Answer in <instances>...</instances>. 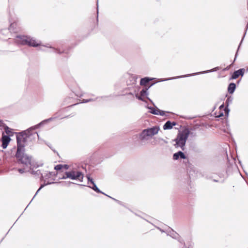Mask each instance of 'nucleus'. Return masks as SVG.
<instances>
[{
	"mask_svg": "<svg viewBox=\"0 0 248 248\" xmlns=\"http://www.w3.org/2000/svg\"><path fill=\"white\" fill-rule=\"evenodd\" d=\"M36 129L32 128V126H31L16 135L17 151L16 155V157L21 163L30 167L31 166V156L24 153L25 145L23 143V139L24 137H29L31 136L32 135L31 131Z\"/></svg>",
	"mask_w": 248,
	"mask_h": 248,
	"instance_id": "nucleus-1",
	"label": "nucleus"
},
{
	"mask_svg": "<svg viewBox=\"0 0 248 248\" xmlns=\"http://www.w3.org/2000/svg\"><path fill=\"white\" fill-rule=\"evenodd\" d=\"M15 42L21 45H26L36 47L41 45V42L36 40L34 37L28 35H18L15 38Z\"/></svg>",
	"mask_w": 248,
	"mask_h": 248,
	"instance_id": "nucleus-2",
	"label": "nucleus"
},
{
	"mask_svg": "<svg viewBox=\"0 0 248 248\" xmlns=\"http://www.w3.org/2000/svg\"><path fill=\"white\" fill-rule=\"evenodd\" d=\"M159 130V127L158 126H153L144 129L139 134V140L142 142L147 141L153 136L156 135Z\"/></svg>",
	"mask_w": 248,
	"mask_h": 248,
	"instance_id": "nucleus-3",
	"label": "nucleus"
},
{
	"mask_svg": "<svg viewBox=\"0 0 248 248\" xmlns=\"http://www.w3.org/2000/svg\"><path fill=\"white\" fill-rule=\"evenodd\" d=\"M189 135V131L186 129L181 132H179L176 138L174 140L175 142V146L176 148L180 147L184 151L186 140Z\"/></svg>",
	"mask_w": 248,
	"mask_h": 248,
	"instance_id": "nucleus-4",
	"label": "nucleus"
},
{
	"mask_svg": "<svg viewBox=\"0 0 248 248\" xmlns=\"http://www.w3.org/2000/svg\"><path fill=\"white\" fill-rule=\"evenodd\" d=\"M69 178L71 180L78 179L80 182L83 181V174L79 171H65L64 174L61 178L62 179Z\"/></svg>",
	"mask_w": 248,
	"mask_h": 248,
	"instance_id": "nucleus-5",
	"label": "nucleus"
},
{
	"mask_svg": "<svg viewBox=\"0 0 248 248\" xmlns=\"http://www.w3.org/2000/svg\"><path fill=\"white\" fill-rule=\"evenodd\" d=\"M217 67H216V68L212 69L211 70H206V71L195 73H193V74H191L184 75H182V76L174 77L169 78H163V79H161L160 81H165L170 80L177 79V78H183L188 77L195 76V75H200V74H204V73L212 72L216 71L217 70Z\"/></svg>",
	"mask_w": 248,
	"mask_h": 248,
	"instance_id": "nucleus-6",
	"label": "nucleus"
},
{
	"mask_svg": "<svg viewBox=\"0 0 248 248\" xmlns=\"http://www.w3.org/2000/svg\"><path fill=\"white\" fill-rule=\"evenodd\" d=\"M87 178L88 179V183L89 184L90 183L92 184V186H89V187L92 188L93 190L94 191H95L97 193H102L106 196H108L106 194L104 193L102 191H101L96 186V184L94 183L93 179L89 175H87Z\"/></svg>",
	"mask_w": 248,
	"mask_h": 248,
	"instance_id": "nucleus-7",
	"label": "nucleus"
},
{
	"mask_svg": "<svg viewBox=\"0 0 248 248\" xmlns=\"http://www.w3.org/2000/svg\"><path fill=\"white\" fill-rule=\"evenodd\" d=\"M167 235L170 236L175 239L177 240L180 243L184 244V246L186 247L183 240L181 238L179 234L174 231L172 229H171V230L168 232Z\"/></svg>",
	"mask_w": 248,
	"mask_h": 248,
	"instance_id": "nucleus-8",
	"label": "nucleus"
},
{
	"mask_svg": "<svg viewBox=\"0 0 248 248\" xmlns=\"http://www.w3.org/2000/svg\"><path fill=\"white\" fill-rule=\"evenodd\" d=\"M245 71V69L244 68H240L237 70L234 71L229 79H235L237 78L239 76L243 77L244 75Z\"/></svg>",
	"mask_w": 248,
	"mask_h": 248,
	"instance_id": "nucleus-9",
	"label": "nucleus"
},
{
	"mask_svg": "<svg viewBox=\"0 0 248 248\" xmlns=\"http://www.w3.org/2000/svg\"><path fill=\"white\" fill-rule=\"evenodd\" d=\"M148 88H144L140 92V95L138 94H136V97L137 98H138L139 100L142 101H145L144 100V97H146V98L148 99L149 98L147 96L149 94L148 92Z\"/></svg>",
	"mask_w": 248,
	"mask_h": 248,
	"instance_id": "nucleus-10",
	"label": "nucleus"
},
{
	"mask_svg": "<svg viewBox=\"0 0 248 248\" xmlns=\"http://www.w3.org/2000/svg\"><path fill=\"white\" fill-rule=\"evenodd\" d=\"M11 140V139L9 137V135H6L2 133V137L1 139V141L2 142L1 147L3 149H6Z\"/></svg>",
	"mask_w": 248,
	"mask_h": 248,
	"instance_id": "nucleus-11",
	"label": "nucleus"
},
{
	"mask_svg": "<svg viewBox=\"0 0 248 248\" xmlns=\"http://www.w3.org/2000/svg\"><path fill=\"white\" fill-rule=\"evenodd\" d=\"M180 158L184 159L186 158V155L183 152L179 151L173 155V160H177Z\"/></svg>",
	"mask_w": 248,
	"mask_h": 248,
	"instance_id": "nucleus-12",
	"label": "nucleus"
},
{
	"mask_svg": "<svg viewBox=\"0 0 248 248\" xmlns=\"http://www.w3.org/2000/svg\"><path fill=\"white\" fill-rule=\"evenodd\" d=\"M148 99L153 104V105L155 107V108H154L152 107L147 106V108L150 110L149 112L153 114L157 115L158 108L155 105L154 103L151 99L148 98Z\"/></svg>",
	"mask_w": 248,
	"mask_h": 248,
	"instance_id": "nucleus-13",
	"label": "nucleus"
},
{
	"mask_svg": "<svg viewBox=\"0 0 248 248\" xmlns=\"http://www.w3.org/2000/svg\"><path fill=\"white\" fill-rule=\"evenodd\" d=\"M176 124V123L174 122L171 123L170 121H168L163 125V129L164 130L170 129L173 126L175 125Z\"/></svg>",
	"mask_w": 248,
	"mask_h": 248,
	"instance_id": "nucleus-14",
	"label": "nucleus"
},
{
	"mask_svg": "<svg viewBox=\"0 0 248 248\" xmlns=\"http://www.w3.org/2000/svg\"><path fill=\"white\" fill-rule=\"evenodd\" d=\"M32 159V158L31 157V160ZM25 165V164H24ZM33 165L32 164V162L31 161V167L27 166L26 165L27 168L29 169L30 170H31V166ZM31 173L34 175L36 176H39L41 175V177H44V175L41 172V171L40 170H37L36 171H34L33 170H31Z\"/></svg>",
	"mask_w": 248,
	"mask_h": 248,
	"instance_id": "nucleus-15",
	"label": "nucleus"
},
{
	"mask_svg": "<svg viewBox=\"0 0 248 248\" xmlns=\"http://www.w3.org/2000/svg\"><path fill=\"white\" fill-rule=\"evenodd\" d=\"M236 84L234 83H230L228 86L227 90L228 92L230 94H232L236 89Z\"/></svg>",
	"mask_w": 248,
	"mask_h": 248,
	"instance_id": "nucleus-16",
	"label": "nucleus"
},
{
	"mask_svg": "<svg viewBox=\"0 0 248 248\" xmlns=\"http://www.w3.org/2000/svg\"><path fill=\"white\" fill-rule=\"evenodd\" d=\"M55 118H53V117H51V118H49L47 119H46L45 120H43V121H42L41 122H40V123H39L38 124L35 125H34L32 126V128H39L41 126H42L43 124L46 123L47 122H50L52 120H53V119H54Z\"/></svg>",
	"mask_w": 248,
	"mask_h": 248,
	"instance_id": "nucleus-17",
	"label": "nucleus"
},
{
	"mask_svg": "<svg viewBox=\"0 0 248 248\" xmlns=\"http://www.w3.org/2000/svg\"><path fill=\"white\" fill-rule=\"evenodd\" d=\"M151 79L148 77L142 78L140 81V85H146Z\"/></svg>",
	"mask_w": 248,
	"mask_h": 248,
	"instance_id": "nucleus-18",
	"label": "nucleus"
},
{
	"mask_svg": "<svg viewBox=\"0 0 248 248\" xmlns=\"http://www.w3.org/2000/svg\"><path fill=\"white\" fill-rule=\"evenodd\" d=\"M107 98H108V96H103L97 97H96L95 98L88 99V100H89V102H92V101H96L97 100H98V101H104V100H106V99Z\"/></svg>",
	"mask_w": 248,
	"mask_h": 248,
	"instance_id": "nucleus-19",
	"label": "nucleus"
},
{
	"mask_svg": "<svg viewBox=\"0 0 248 248\" xmlns=\"http://www.w3.org/2000/svg\"><path fill=\"white\" fill-rule=\"evenodd\" d=\"M16 23L15 22H13L10 24V25L9 27L8 30L10 31L16 32Z\"/></svg>",
	"mask_w": 248,
	"mask_h": 248,
	"instance_id": "nucleus-20",
	"label": "nucleus"
},
{
	"mask_svg": "<svg viewBox=\"0 0 248 248\" xmlns=\"http://www.w3.org/2000/svg\"><path fill=\"white\" fill-rule=\"evenodd\" d=\"M45 46V47H48V48H50L53 49V52H54L56 53L61 54V53H62L63 52L62 51H61L60 49H59L58 48H55L54 47H52L48 44L46 45H45V46Z\"/></svg>",
	"mask_w": 248,
	"mask_h": 248,
	"instance_id": "nucleus-21",
	"label": "nucleus"
},
{
	"mask_svg": "<svg viewBox=\"0 0 248 248\" xmlns=\"http://www.w3.org/2000/svg\"><path fill=\"white\" fill-rule=\"evenodd\" d=\"M4 129L5 133L7 134V135H9V137L12 136L13 132L12 131V129L10 128L8 126H5Z\"/></svg>",
	"mask_w": 248,
	"mask_h": 248,
	"instance_id": "nucleus-22",
	"label": "nucleus"
},
{
	"mask_svg": "<svg viewBox=\"0 0 248 248\" xmlns=\"http://www.w3.org/2000/svg\"><path fill=\"white\" fill-rule=\"evenodd\" d=\"M55 183H57V182H51V183H47L46 184H44V185H42L39 188V189L37 190V191H36L35 195L34 196L33 198L35 197V196L39 192V191H40V190L43 188L46 185H50L51 184H55Z\"/></svg>",
	"mask_w": 248,
	"mask_h": 248,
	"instance_id": "nucleus-23",
	"label": "nucleus"
},
{
	"mask_svg": "<svg viewBox=\"0 0 248 248\" xmlns=\"http://www.w3.org/2000/svg\"><path fill=\"white\" fill-rule=\"evenodd\" d=\"M55 183H57V182H51V183H47L46 184H44V185H42L39 188V189L37 190V191H36L35 195L34 196L33 198L35 197V196L39 192V191H40V190L43 188L46 185H50L51 184H55Z\"/></svg>",
	"mask_w": 248,
	"mask_h": 248,
	"instance_id": "nucleus-24",
	"label": "nucleus"
},
{
	"mask_svg": "<svg viewBox=\"0 0 248 248\" xmlns=\"http://www.w3.org/2000/svg\"><path fill=\"white\" fill-rule=\"evenodd\" d=\"M55 183H57V182H51V183H47L46 184H44V185H42L39 188V189L37 190V191H36L35 195L34 196L33 198L35 197V196L39 192V191H40V190L43 188L46 185H50L51 184H55Z\"/></svg>",
	"mask_w": 248,
	"mask_h": 248,
	"instance_id": "nucleus-25",
	"label": "nucleus"
},
{
	"mask_svg": "<svg viewBox=\"0 0 248 248\" xmlns=\"http://www.w3.org/2000/svg\"><path fill=\"white\" fill-rule=\"evenodd\" d=\"M55 183H57V182H51V183H47L46 184H44V185H42L39 188V189L37 190V191H36L35 195L34 196L33 198L35 197V196L39 192V191H40V190L43 188L46 185H50L51 184H55Z\"/></svg>",
	"mask_w": 248,
	"mask_h": 248,
	"instance_id": "nucleus-26",
	"label": "nucleus"
},
{
	"mask_svg": "<svg viewBox=\"0 0 248 248\" xmlns=\"http://www.w3.org/2000/svg\"><path fill=\"white\" fill-rule=\"evenodd\" d=\"M232 100H233V97H232L231 96H230L228 97L227 99H226V102H225L226 105L227 107H228L229 104H231L232 102Z\"/></svg>",
	"mask_w": 248,
	"mask_h": 248,
	"instance_id": "nucleus-27",
	"label": "nucleus"
},
{
	"mask_svg": "<svg viewBox=\"0 0 248 248\" xmlns=\"http://www.w3.org/2000/svg\"><path fill=\"white\" fill-rule=\"evenodd\" d=\"M63 169V165L58 164L55 166L54 169L56 170H60Z\"/></svg>",
	"mask_w": 248,
	"mask_h": 248,
	"instance_id": "nucleus-28",
	"label": "nucleus"
},
{
	"mask_svg": "<svg viewBox=\"0 0 248 248\" xmlns=\"http://www.w3.org/2000/svg\"><path fill=\"white\" fill-rule=\"evenodd\" d=\"M166 112H165V111L160 110L158 108V110H157V115H159L160 116H164L165 115Z\"/></svg>",
	"mask_w": 248,
	"mask_h": 248,
	"instance_id": "nucleus-29",
	"label": "nucleus"
},
{
	"mask_svg": "<svg viewBox=\"0 0 248 248\" xmlns=\"http://www.w3.org/2000/svg\"><path fill=\"white\" fill-rule=\"evenodd\" d=\"M237 55V52L236 53V54H235V58H234L233 62H232V64H231L230 65L228 66L226 68H225L224 69V70H228V69H229L230 68L231 66L233 64V63L235 61V60L236 59Z\"/></svg>",
	"mask_w": 248,
	"mask_h": 248,
	"instance_id": "nucleus-30",
	"label": "nucleus"
},
{
	"mask_svg": "<svg viewBox=\"0 0 248 248\" xmlns=\"http://www.w3.org/2000/svg\"><path fill=\"white\" fill-rule=\"evenodd\" d=\"M107 196L109 198L112 199L114 201H116L118 204H119L120 205H123V203H122V202H121V201H119V200H117V199H116L115 198H112V197H110V196H109L108 195Z\"/></svg>",
	"mask_w": 248,
	"mask_h": 248,
	"instance_id": "nucleus-31",
	"label": "nucleus"
},
{
	"mask_svg": "<svg viewBox=\"0 0 248 248\" xmlns=\"http://www.w3.org/2000/svg\"><path fill=\"white\" fill-rule=\"evenodd\" d=\"M5 126H7V125H5V124L3 122V121L2 120H0V128H1V129L3 128L4 129Z\"/></svg>",
	"mask_w": 248,
	"mask_h": 248,
	"instance_id": "nucleus-32",
	"label": "nucleus"
},
{
	"mask_svg": "<svg viewBox=\"0 0 248 248\" xmlns=\"http://www.w3.org/2000/svg\"><path fill=\"white\" fill-rule=\"evenodd\" d=\"M229 111H230V110L228 108V107L226 106V107L224 108V111H225V114H227V115H228Z\"/></svg>",
	"mask_w": 248,
	"mask_h": 248,
	"instance_id": "nucleus-33",
	"label": "nucleus"
},
{
	"mask_svg": "<svg viewBox=\"0 0 248 248\" xmlns=\"http://www.w3.org/2000/svg\"><path fill=\"white\" fill-rule=\"evenodd\" d=\"M18 171L20 173H23L25 172V169H19L18 170Z\"/></svg>",
	"mask_w": 248,
	"mask_h": 248,
	"instance_id": "nucleus-34",
	"label": "nucleus"
},
{
	"mask_svg": "<svg viewBox=\"0 0 248 248\" xmlns=\"http://www.w3.org/2000/svg\"><path fill=\"white\" fill-rule=\"evenodd\" d=\"M29 137H24L23 138V143L25 144V143L27 142V139Z\"/></svg>",
	"mask_w": 248,
	"mask_h": 248,
	"instance_id": "nucleus-35",
	"label": "nucleus"
},
{
	"mask_svg": "<svg viewBox=\"0 0 248 248\" xmlns=\"http://www.w3.org/2000/svg\"><path fill=\"white\" fill-rule=\"evenodd\" d=\"M89 102V100L88 99H83L81 101V103H88Z\"/></svg>",
	"mask_w": 248,
	"mask_h": 248,
	"instance_id": "nucleus-36",
	"label": "nucleus"
},
{
	"mask_svg": "<svg viewBox=\"0 0 248 248\" xmlns=\"http://www.w3.org/2000/svg\"><path fill=\"white\" fill-rule=\"evenodd\" d=\"M63 168H64L65 170H67L69 168V166L66 164L63 165Z\"/></svg>",
	"mask_w": 248,
	"mask_h": 248,
	"instance_id": "nucleus-37",
	"label": "nucleus"
},
{
	"mask_svg": "<svg viewBox=\"0 0 248 248\" xmlns=\"http://www.w3.org/2000/svg\"><path fill=\"white\" fill-rule=\"evenodd\" d=\"M52 175V172H49L48 174H47L46 176H47L48 177H49Z\"/></svg>",
	"mask_w": 248,
	"mask_h": 248,
	"instance_id": "nucleus-38",
	"label": "nucleus"
},
{
	"mask_svg": "<svg viewBox=\"0 0 248 248\" xmlns=\"http://www.w3.org/2000/svg\"><path fill=\"white\" fill-rule=\"evenodd\" d=\"M157 229H159L161 232H164V231L163 230H162L161 229H160V228L157 227Z\"/></svg>",
	"mask_w": 248,
	"mask_h": 248,
	"instance_id": "nucleus-39",
	"label": "nucleus"
},
{
	"mask_svg": "<svg viewBox=\"0 0 248 248\" xmlns=\"http://www.w3.org/2000/svg\"><path fill=\"white\" fill-rule=\"evenodd\" d=\"M213 181L215 182H219V181L218 180H216V179H213Z\"/></svg>",
	"mask_w": 248,
	"mask_h": 248,
	"instance_id": "nucleus-40",
	"label": "nucleus"
},
{
	"mask_svg": "<svg viewBox=\"0 0 248 248\" xmlns=\"http://www.w3.org/2000/svg\"><path fill=\"white\" fill-rule=\"evenodd\" d=\"M220 108H224V105H221L220 107H219Z\"/></svg>",
	"mask_w": 248,
	"mask_h": 248,
	"instance_id": "nucleus-41",
	"label": "nucleus"
},
{
	"mask_svg": "<svg viewBox=\"0 0 248 248\" xmlns=\"http://www.w3.org/2000/svg\"><path fill=\"white\" fill-rule=\"evenodd\" d=\"M34 134L37 135L38 138H39V135H38V133L37 132H34Z\"/></svg>",
	"mask_w": 248,
	"mask_h": 248,
	"instance_id": "nucleus-42",
	"label": "nucleus"
},
{
	"mask_svg": "<svg viewBox=\"0 0 248 248\" xmlns=\"http://www.w3.org/2000/svg\"><path fill=\"white\" fill-rule=\"evenodd\" d=\"M218 176H219L220 178H222V177H223V176H222V174H219V175H218Z\"/></svg>",
	"mask_w": 248,
	"mask_h": 248,
	"instance_id": "nucleus-43",
	"label": "nucleus"
},
{
	"mask_svg": "<svg viewBox=\"0 0 248 248\" xmlns=\"http://www.w3.org/2000/svg\"><path fill=\"white\" fill-rule=\"evenodd\" d=\"M223 115V113H221L220 114H219V116H222Z\"/></svg>",
	"mask_w": 248,
	"mask_h": 248,
	"instance_id": "nucleus-44",
	"label": "nucleus"
},
{
	"mask_svg": "<svg viewBox=\"0 0 248 248\" xmlns=\"http://www.w3.org/2000/svg\"><path fill=\"white\" fill-rule=\"evenodd\" d=\"M224 182V179L222 180L220 182L221 183H223Z\"/></svg>",
	"mask_w": 248,
	"mask_h": 248,
	"instance_id": "nucleus-45",
	"label": "nucleus"
},
{
	"mask_svg": "<svg viewBox=\"0 0 248 248\" xmlns=\"http://www.w3.org/2000/svg\"><path fill=\"white\" fill-rule=\"evenodd\" d=\"M77 104H75L72 105H71V106H71V107H72V106H75V105H77Z\"/></svg>",
	"mask_w": 248,
	"mask_h": 248,
	"instance_id": "nucleus-46",
	"label": "nucleus"
},
{
	"mask_svg": "<svg viewBox=\"0 0 248 248\" xmlns=\"http://www.w3.org/2000/svg\"><path fill=\"white\" fill-rule=\"evenodd\" d=\"M33 198H34L33 197V198L32 199L31 201L30 202V203H31V201L33 200Z\"/></svg>",
	"mask_w": 248,
	"mask_h": 248,
	"instance_id": "nucleus-47",
	"label": "nucleus"
},
{
	"mask_svg": "<svg viewBox=\"0 0 248 248\" xmlns=\"http://www.w3.org/2000/svg\"><path fill=\"white\" fill-rule=\"evenodd\" d=\"M33 198H34L33 197V198L32 199L31 201L30 202V203H31V201L33 200Z\"/></svg>",
	"mask_w": 248,
	"mask_h": 248,
	"instance_id": "nucleus-48",
	"label": "nucleus"
},
{
	"mask_svg": "<svg viewBox=\"0 0 248 248\" xmlns=\"http://www.w3.org/2000/svg\"><path fill=\"white\" fill-rule=\"evenodd\" d=\"M72 183H73V182H69V184H72Z\"/></svg>",
	"mask_w": 248,
	"mask_h": 248,
	"instance_id": "nucleus-49",
	"label": "nucleus"
},
{
	"mask_svg": "<svg viewBox=\"0 0 248 248\" xmlns=\"http://www.w3.org/2000/svg\"><path fill=\"white\" fill-rule=\"evenodd\" d=\"M240 80L237 81V83L238 84L240 82Z\"/></svg>",
	"mask_w": 248,
	"mask_h": 248,
	"instance_id": "nucleus-50",
	"label": "nucleus"
},
{
	"mask_svg": "<svg viewBox=\"0 0 248 248\" xmlns=\"http://www.w3.org/2000/svg\"><path fill=\"white\" fill-rule=\"evenodd\" d=\"M69 117V116H67L66 117H65V118H68Z\"/></svg>",
	"mask_w": 248,
	"mask_h": 248,
	"instance_id": "nucleus-51",
	"label": "nucleus"
},
{
	"mask_svg": "<svg viewBox=\"0 0 248 248\" xmlns=\"http://www.w3.org/2000/svg\"><path fill=\"white\" fill-rule=\"evenodd\" d=\"M96 5H97V7H98V2H97Z\"/></svg>",
	"mask_w": 248,
	"mask_h": 248,
	"instance_id": "nucleus-52",
	"label": "nucleus"
},
{
	"mask_svg": "<svg viewBox=\"0 0 248 248\" xmlns=\"http://www.w3.org/2000/svg\"><path fill=\"white\" fill-rule=\"evenodd\" d=\"M161 140L164 141L163 139H161Z\"/></svg>",
	"mask_w": 248,
	"mask_h": 248,
	"instance_id": "nucleus-53",
	"label": "nucleus"
},
{
	"mask_svg": "<svg viewBox=\"0 0 248 248\" xmlns=\"http://www.w3.org/2000/svg\"><path fill=\"white\" fill-rule=\"evenodd\" d=\"M247 71H248V67L247 69Z\"/></svg>",
	"mask_w": 248,
	"mask_h": 248,
	"instance_id": "nucleus-54",
	"label": "nucleus"
}]
</instances>
